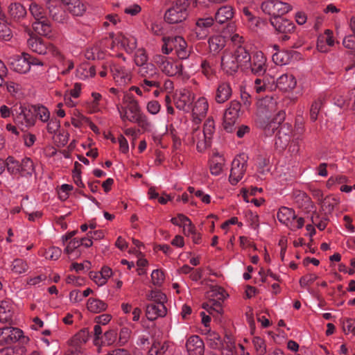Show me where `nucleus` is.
Masks as SVG:
<instances>
[{"instance_id": "f257e3e1", "label": "nucleus", "mask_w": 355, "mask_h": 355, "mask_svg": "<svg viewBox=\"0 0 355 355\" xmlns=\"http://www.w3.org/2000/svg\"><path fill=\"white\" fill-rule=\"evenodd\" d=\"M29 11L35 19L33 24V28L39 35L49 36L51 33L50 23L46 19V11L36 2H31L29 5Z\"/></svg>"}, {"instance_id": "f03ea898", "label": "nucleus", "mask_w": 355, "mask_h": 355, "mask_svg": "<svg viewBox=\"0 0 355 355\" xmlns=\"http://www.w3.org/2000/svg\"><path fill=\"white\" fill-rule=\"evenodd\" d=\"M28 341V337L17 327L6 326L0 328V347L10 346L17 342L25 344Z\"/></svg>"}, {"instance_id": "7ed1b4c3", "label": "nucleus", "mask_w": 355, "mask_h": 355, "mask_svg": "<svg viewBox=\"0 0 355 355\" xmlns=\"http://www.w3.org/2000/svg\"><path fill=\"white\" fill-rule=\"evenodd\" d=\"M140 76L144 78L141 87L148 90L149 87H159L161 74L156 67L152 63L143 64L138 70Z\"/></svg>"}, {"instance_id": "20e7f679", "label": "nucleus", "mask_w": 355, "mask_h": 355, "mask_svg": "<svg viewBox=\"0 0 355 355\" xmlns=\"http://www.w3.org/2000/svg\"><path fill=\"white\" fill-rule=\"evenodd\" d=\"M189 3L184 0H178L175 4L165 12L164 20L168 24L180 23L188 16Z\"/></svg>"}, {"instance_id": "39448f33", "label": "nucleus", "mask_w": 355, "mask_h": 355, "mask_svg": "<svg viewBox=\"0 0 355 355\" xmlns=\"http://www.w3.org/2000/svg\"><path fill=\"white\" fill-rule=\"evenodd\" d=\"M248 160V156L245 153H241L233 159L229 177L232 185H236L243 178L247 169Z\"/></svg>"}, {"instance_id": "423d86ee", "label": "nucleus", "mask_w": 355, "mask_h": 355, "mask_svg": "<svg viewBox=\"0 0 355 355\" xmlns=\"http://www.w3.org/2000/svg\"><path fill=\"white\" fill-rule=\"evenodd\" d=\"M261 9L264 14L270 16V18H275L287 13L291 7L279 0H265L261 4Z\"/></svg>"}, {"instance_id": "0eeeda50", "label": "nucleus", "mask_w": 355, "mask_h": 355, "mask_svg": "<svg viewBox=\"0 0 355 355\" xmlns=\"http://www.w3.org/2000/svg\"><path fill=\"white\" fill-rule=\"evenodd\" d=\"M28 48L33 51L40 54L44 55L51 53L54 56H60V53L58 49L53 45H47L43 40L37 36H32L27 41Z\"/></svg>"}, {"instance_id": "6e6552de", "label": "nucleus", "mask_w": 355, "mask_h": 355, "mask_svg": "<svg viewBox=\"0 0 355 355\" xmlns=\"http://www.w3.org/2000/svg\"><path fill=\"white\" fill-rule=\"evenodd\" d=\"M154 62L159 69L168 76H173L180 73L182 65L174 62L172 60L161 55L154 58Z\"/></svg>"}, {"instance_id": "1a4fd4ad", "label": "nucleus", "mask_w": 355, "mask_h": 355, "mask_svg": "<svg viewBox=\"0 0 355 355\" xmlns=\"http://www.w3.org/2000/svg\"><path fill=\"white\" fill-rule=\"evenodd\" d=\"M216 25L212 17L198 18L196 20L194 28L195 35H192V38L199 40L205 39L209 33V28H213L214 29Z\"/></svg>"}, {"instance_id": "9d476101", "label": "nucleus", "mask_w": 355, "mask_h": 355, "mask_svg": "<svg viewBox=\"0 0 355 355\" xmlns=\"http://www.w3.org/2000/svg\"><path fill=\"white\" fill-rule=\"evenodd\" d=\"M159 302H152L146 306V315L149 320L153 321L158 317H164L166 314V308L164 304L166 296L159 293Z\"/></svg>"}, {"instance_id": "9b49d317", "label": "nucleus", "mask_w": 355, "mask_h": 355, "mask_svg": "<svg viewBox=\"0 0 355 355\" xmlns=\"http://www.w3.org/2000/svg\"><path fill=\"white\" fill-rule=\"evenodd\" d=\"M15 114L14 121L17 125H21L25 128L33 126L35 123V117L32 106L27 109L20 106L19 109H15Z\"/></svg>"}, {"instance_id": "f8f14e48", "label": "nucleus", "mask_w": 355, "mask_h": 355, "mask_svg": "<svg viewBox=\"0 0 355 355\" xmlns=\"http://www.w3.org/2000/svg\"><path fill=\"white\" fill-rule=\"evenodd\" d=\"M249 69L251 73L257 76H262L267 70L266 58L261 51L254 53L249 65L245 68Z\"/></svg>"}, {"instance_id": "ddd939ff", "label": "nucleus", "mask_w": 355, "mask_h": 355, "mask_svg": "<svg viewBox=\"0 0 355 355\" xmlns=\"http://www.w3.org/2000/svg\"><path fill=\"white\" fill-rule=\"evenodd\" d=\"M240 109V103L236 101H232L230 102L229 107L225 110L223 124L227 132H230L232 131V125L239 116Z\"/></svg>"}, {"instance_id": "4468645a", "label": "nucleus", "mask_w": 355, "mask_h": 355, "mask_svg": "<svg viewBox=\"0 0 355 355\" xmlns=\"http://www.w3.org/2000/svg\"><path fill=\"white\" fill-rule=\"evenodd\" d=\"M270 23L277 33L282 34L291 33L295 28L293 21L282 16L270 18Z\"/></svg>"}, {"instance_id": "2eb2a0df", "label": "nucleus", "mask_w": 355, "mask_h": 355, "mask_svg": "<svg viewBox=\"0 0 355 355\" xmlns=\"http://www.w3.org/2000/svg\"><path fill=\"white\" fill-rule=\"evenodd\" d=\"M110 71L114 79L119 85H125L131 80L130 71L119 64L112 63L110 66Z\"/></svg>"}, {"instance_id": "dca6fc26", "label": "nucleus", "mask_w": 355, "mask_h": 355, "mask_svg": "<svg viewBox=\"0 0 355 355\" xmlns=\"http://www.w3.org/2000/svg\"><path fill=\"white\" fill-rule=\"evenodd\" d=\"M221 68L227 75H234L239 68L234 54L230 51H224L221 57Z\"/></svg>"}, {"instance_id": "f3484780", "label": "nucleus", "mask_w": 355, "mask_h": 355, "mask_svg": "<svg viewBox=\"0 0 355 355\" xmlns=\"http://www.w3.org/2000/svg\"><path fill=\"white\" fill-rule=\"evenodd\" d=\"M235 13L234 8L230 6H220L215 13L214 20L216 24H226L228 25L234 17Z\"/></svg>"}, {"instance_id": "a211bd4d", "label": "nucleus", "mask_w": 355, "mask_h": 355, "mask_svg": "<svg viewBox=\"0 0 355 355\" xmlns=\"http://www.w3.org/2000/svg\"><path fill=\"white\" fill-rule=\"evenodd\" d=\"M29 58V54L24 53L21 55H17L13 57L10 64L11 68L16 72L20 73H26L30 70V64H28V59Z\"/></svg>"}, {"instance_id": "6ab92c4d", "label": "nucleus", "mask_w": 355, "mask_h": 355, "mask_svg": "<svg viewBox=\"0 0 355 355\" xmlns=\"http://www.w3.org/2000/svg\"><path fill=\"white\" fill-rule=\"evenodd\" d=\"M189 355H202L204 353V343L198 336H190L186 343Z\"/></svg>"}, {"instance_id": "aec40b11", "label": "nucleus", "mask_w": 355, "mask_h": 355, "mask_svg": "<svg viewBox=\"0 0 355 355\" xmlns=\"http://www.w3.org/2000/svg\"><path fill=\"white\" fill-rule=\"evenodd\" d=\"M232 90L229 83H220L216 90L214 99L218 103H223L232 96Z\"/></svg>"}, {"instance_id": "412c9836", "label": "nucleus", "mask_w": 355, "mask_h": 355, "mask_svg": "<svg viewBox=\"0 0 355 355\" xmlns=\"http://www.w3.org/2000/svg\"><path fill=\"white\" fill-rule=\"evenodd\" d=\"M285 119V112L283 111H279L275 116L272 119H270L267 123L263 127L265 133L267 135H272L277 130L279 125L284 121Z\"/></svg>"}, {"instance_id": "4be33fe9", "label": "nucleus", "mask_w": 355, "mask_h": 355, "mask_svg": "<svg viewBox=\"0 0 355 355\" xmlns=\"http://www.w3.org/2000/svg\"><path fill=\"white\" fill-rule=\"evenodd\" d=\"M297 82L295 77L292 74H282L276 82V86L281 90L287 92L294 89Z\"/></svg>"}, {"instance_id": "5701e85b", "label": "nucleus", "mask_w": 355, "mask_h": 355, "mask_svg": "<svg viewBox=\"0 0 355 355\" xmlns=\"http://www.w3.org/2000/svg\"><path fill=\"white\" fill-rule=\"evenodd\" d=\"M69 12L76 16H81L85 11V5L80 0H61Z\"/></svg>"}, {"instance_id": "b1692460", "label": "nucleus", "mask_w": 355, "mask_h": 355, "mask_svg": "<svg viewBox=\"0 0 355 355\" xmlns=\"http://www.w3.org/2000/svg\"><path fill=\"white\" fill-rule=\"evenodd\" d=\"M233 54L238 64H239V67H244L245 69L248 67L252 58L248 51L241 46H238Z\"/></svg>"}, {"instance_id": "393cba45", "label": "nucleus", "mask_w": 355, "mask_h": 355, "mask_svg": "<svg viewBox=\"0 0 355 355\" xmlns=\"http://www.w3.org/2000/svg\"><path fill=\"white\" fill-rule=\"evenodd\" d=\"M13 315L12 305L9 301H2L0 304V322L12 321Z\"/></svg>"}, {"instance_id": "a878e982", "label": "nucleus", "mask_w": 355, "mask_h": 355, "mask_svg": "<svg viewBox=\"0 0 355 355\" xmlns=\"http://www.w3.org/2000/svg\"><path fill=\"white\" fill-rule=\"evenodd\" d=\"M210 51L214 54L218 53L224 49L226 44V39L222 35H214L211 37L208 41Z\"/></svg>"}, {"instance_id": "bb28decb", "label": "nucleus", "mask_w": 355, "mask_h": 355, "mask_svg": "<svg viewBox=\"0 0 355 355\" xmlns=\"http://www.w3.org/2000/svg\"><path fill=\"white\" fill-rule=\"evenodd\" d=\"M277 218L280 223L288 225L289 222L295 220L296 215L292 209L282 207L277 212Z\"/></svg>"}, {"instance_id": "cd10ccee", "label": "nucleus", "mask_w": 355, "mask_h": 355, "mask_svg": "<svg viewBox=\"0 0 355 355\" xmlns=\"http://www.w3.org/2000/svg\"><path fill=\"white\" fill-rule=\"evenodd\" d=\"M10 270L15 275H21L26 272L29 269L28 264L26 260L17 258L10 265Z\"/></svg>"}, {"instance_id": "c85d7f7f", "label": "nucleus", "mask_w": 355, "mask_h": 355, "mask_svg": "<svg viewBox=\"0 0 355 355\" xmlns=\"http://www.w3.org/2000/svg\"><path fill=\"white\" fill-rule=\"evenodd\" d=\"M209 105L205 98H200L192 109L193 114L198 117L204 116L208 110Z\"/></svg>"}, {"instance_id": "c756f323", "label": "nucleus", "mask_w": 355, "mask_h": 355, "mask_svg": "<svg viewBox=\"0 0 355 355\" xmlns=\"http://www.w3.org/2000/svg\"><path fill=\"white\" fill-rule=\"evenodd\" d=\"M8 11L10 17L14 19H19L26 15V10L19 3H13L9 6Z\"/></svg>"}, {"instance_id": "7c9ffc66", "label": "nucleus", "mask_w": 355, "mask_h": 355, "mask_svg": "<svg viewBox=\"0 0 355 355\" xmlns=\"http://www.w3.org/2000/svg\"><path fill=\"white\" fill-rule=\"evenodd\" d=\"M191 139L193 143L197 144V148H205L208 140H209L205 134L200 129L196 128L191 134Z\"/></svg>"}, {"instance_id": "2f4dec72", "label": "nucleus", "mask_w": 355, "mask_h": 355, "mask_svg": "<svg viewBox=\"0 0 355 355\" xmlns=\"http://www.w3.org/2000/svg\"><path fill=\"white\" fill-rule=\"evenodd\" d=\"M87 309L93 313L105 311L107 305L103 301L95 298H89L87 304Z\"/></svg>"}, {"instance_id": "473e14b6", "label": "nucleus", "mask_w": 355, "mask_h": 355, "mask_svg": "<svg viewBox=\"0 0 355 355\" xmlns=\"http://www.w3.org/2000/svg\"><path fill=\"white\" fill-rule=\"evenodd\" d=\"M117 40L119 42H121L127 53H132L137 47V40L134 37L121 35Z\"/></svg>"}, {"instance_id": "72a5a7b5", "label": "nucleus", "mask_w": 355, "mask_h": 355, "mask_svg": "<svg viewBox=\"0 0 355 355\" xmlns=\"http://www.w3.org/2000/svg\"><path fill=\"white\" fill-rule=\"evenodd\" d=\"M260 104L266 110V116L268 117V119L269 120L271 116H268L267 114H272V112H275L277 110L276 101L272 97L266 96L261 101Z\"/></svg>"}, {"instance_id": "f704fd0d", "label": "nucleus", "mask_w": 355, "mask_h": 355, "mask_svg": "<svg viewBox=\"0 0 355 355\" xmlns=\"http://www.w3.org/2000/svg\"><path fill=\"white\" fill-rule=\"evenodd\" d=\"M35 171L34 163L28 157L24 158L20 162V173L23 175H31Z\"/></svg>"}, {"instance_id": "c9c22d12", "label": "nucleus", "mask_w": 355, "mask_h": 355, "mask_svg": "<svg viewBox=\"0 0 355 355\" xmlns=\"http://www.w3.org/2000/svg\"><path fill=\"white\" fill-rule=\"evenodd\" d=\"M222 300H210L208 302L203 304L202 308L205 309L210 314L213 313V311L217 313L222 312L223 308L221 305Z\"/></svg>"}, {"instance_id": "e433bc0d", "label": "nucleus", "mask_w": 355, "mask_h": 355, "mask_svg": "<svg viewBox=\"0 0 355 355\" xmlns=\"http://www.w3.org/2000/svg\"><path fill=\"white\" fill-rule=\"evenodd\" d=\"M270 87L268 77H257L254 82V89L257 93L266 92Z\"/></svg>"}, {"instance_id": "4c0bfd02", "label": "nucleus", "mask_w": 355, "mask_h": 355, "mask_svg": "<svg viewBox=\"0 0 355 355\" xmlns=\"http://www.w3.org/2000/svg\"><path fill=\"white\" fill-rule=\"evenodd\" d=\"M6 167L8 171L12 174L17 175L20 173V163L13 157L9 156L5 161Z\"/></svg>"}, {"instance_id": "58836bf2", "label": "nucleus", "mask_w": 355, "mask_h": 355, "mask_svg": "<svg viewBox=\"0 0 355 355\" xmlns=\"http://www.w3.org/2000/svg\"><path fill=\"white\" fill-rule=\"evenodd\" d=\"M32 107L35 119L37 117L43 122H46L49 120L50 112L46 107L42 105H32Z\"/></svg>"}, {"instance_id": "ea45409f", "label": "nucleus", "mask_w": 355, "mask_h": 355, "mask_svg": "<svg viewBox=\"0 0 355 355\" xmlns=\"http://www.w3.org/2000/svg\"><path fill=\"white\" fill-rule=\"evenodd\" d=\"M49 10V14L52 19L58 23H64L65 21L66 15L63 10L58 8L51 6L47 7Z\"/></svg>"}, {"instance_id": "a19ab883", "label": "nucleus", "mask_w": 355, "mask_h": 355, "mask_svg": "<svg viewBox=\"0 0 355 355\" xmlns=\"http://www.w3.org/2000/svg\"><path fill=\"white\" fill-rule=\"evenodd\" d=\"M322 98L319 97L311 105L310 109V118L312 121H315L318 119V114L322 105Z\"/></svg>"}, {"instance_id": "79ce46f5", "label": "nucleus", "mask_w": 355, "mask_h": 355, "mask_svg": "<svg viewBox=\"0 0 355 355\" xmlns=\"http://www.w3.org/2000/svg\"><path fill=\"white\" fill-rule=\"evenodd\" d=\"M127 105L125 108L128 110L132 114H141L140 107L138 102L132 97H128L126 100Z\"/></svg>"}, {"instance_id": "37998d69", "label": "nucleus", "mask_w": 355, "mask_h": 355, "mask_svg": "<svg viewBox=\"0 0 355 355\" xmlns=\"http://www.w3.org/2000/svg\"><path fill=\"white\" fill-rule=\"evenodd\" d=\"M147 55L144 50L138 49L135 55V64L140 67H142L143 64H147Z\"/></svg>"}, {"instance_id": "c03bdc74", "label": "nucleus", "mask_w": 355, "mask_h": 355, "mask_svg": "<svg viewBox=\"0 0 355 355\" xmlns=\"http://www.w3.org/2000/svg\"><path fill=\"white\" fill-rule=\"evenodd\" d=\"M137 123L139 125V127H141L144 130L146 131L150 130L152 126V124L148 119L147 116L143 113H141L138 116L137 119Z\"/></svg>"}, {"instance_id": "a18cd8bd", "label": "nucleus", "mask_w": 355, "mask_h": 355, "mask_svg": "<svg viewBox=\"0 0 355 355\" xmlns=\"http://www.w3.org/2000/svg\"><path fill=\"white\" fill-rule=\"evenodd\" d=\"M252 343L259 355H263L266 352V348L264 340L260 337H254Z\"/></svg>"}, {"instance_id": "49530a36", "label": "nucleus", "mask_w": 355, "mask_h": 355, "mask_svg": "<svg viewBox=\"0 0 355 355\" xmlns=\"http://www.w3.org/2000/svg\"><path fill=\"white\" fill-rule=\"evenodd\" d=\"M117 334L114 330H110L104 334L102 343L107 345L113 344L116 340Z\"/></svg>"}, {"instance_id": "de8ad7c7", "label": "nucleus", "mask_w": 355, "mask_h": 355, "mask_svg": "<svg viewBox=\"0 0 355 355\" xmlns=\"http://www.w3.org/2000/svg\"><path fill=\"white\" fill-rule=\"evenodd\" d=\"M176 54L180 59H187L189 55V51L187 48V42L184 40V44H179L175 50Z\"/></svg>"}, {"instance_id": "09e8293b", "label": "nucleus", "mask_w": 355, "mask_h": 355, "mask_svg": "<svg viewBox=\"0 0 355 355\" xmlns=\"http://www.w3.org/2000/svg\"><path fill=\"white\" fill-rule=\"evenodd\" d=\"M209 139H211L214 132V121L213 119H208L204 123L203 131Z\"/></svg>"}, {"instance_id": "8fccbe9b", "label": "nucleus", "mask_w": 355, "mask_h": 355, "mask_svg": "<svg viewBox=\"0 0 355 355\" xmlns=\"http://www.w3.org/2000/svg\"><path fill=\"white\" fill-rule=\"evenodd\" d=\"M153 284L155 286H160L164 279V275L159 270H154L151 274Z\"/></svg>"}, {"instance_id": "3c124183", "label": "nucleus", "mask_w": 355, "mask_h": 355, "mask_svg": "<svg viewBox=\"0 0 355 355\" xmlns=\"http://www.w3.org/2000/svg\"><path fill=\"white\" fill-rule=\"evenodd\" d=\"M189 97L182 94L175 103V107L180 110H188L189 109Z\"/></svg>"}, {"instance_id": "603ef678", "label": "nucleus", "mask_w": 355, "mask_h": 355, "mask_svg": "<svg viewBox=\"0 0 355 355\" xmlns=\"http://www.w3.org/2000/svg\"><path fill=\"white\" fill-rule=\"evenodd\" d=\"M318 277L315 274H309L302 277L300 279V285L301 287L305 288L309 284L315 282Z\"/></svg>"}, {"instance_id": "864d4df0", "label": "nucleus", "mask_w": 355, "mask_h": 355, "mask_svg": "<svg viewBox=\"0 0 355 355\" xmlns=\"http://www.w3.org/2000/svg\"><path fill=\"white\" fill-rule=\"evenodd\" d=\"M327 218L326 217L320 218L318 215L312 217L313 223L320 230H323L327 225Z\"/></svg>"}, {"instance_id": "5fc2aeb1", "label": "nucleus", "mask_w": 355, "mask_h": 355, "mask_svg": "<svg viewBox=\"0 0 355 355\" xmlns=\"http://www.w3.org/2000/svg\"><path fill=\"white\" fill-rule=\"evenodd\" d=\"M250 28L254 31L261 27L265 24V21L259 17H253L248 21Z\"/></svg>"}, {"instance_id": "6e6d98bb", "label": "nucleus", "mask_w": 355, "mask_h": 355, "mask_svg": "<svg viewBox=\"0 0 355 355\" xmlns=\"http://www.w3.org/2000/svg\"><path fill=\"white\" fill-rule=\"evenodd\" d=\"M282 133V128H281V130H279V132H278V135L275 140V144L279 145L282 148H284L288 144V142L290 141V137H289V135H286V133H284V136L282 137V135H281Z\"/></svg>"}, {"instance_id": "4d7b16f0", "label": "nucleus", "mask_w": 355, "mask_h": 355, "mask_svg": "<svg viewBox=\"0 0 355 355\" xmlns=\"http://www.w3.org/2000/svg\"><path fill=\"white\" fill-rule=\"evenodd\" d=\"M81 83H76L74 84L73 87L70 90V96L69 97V99L65 98L66 103L71 105V103H72L70 97L72 96L73 98H78L80 96V93L81 91Z\"/></svg>"}, {"instance_id": "13d9d810", "label": "nucleus", "mask_w": 355, "mask_h": 355, "mask_svg": "<svg viewBox=\"0 0 355 355\" xmlns=\"http://www.w3.org/2000/svg\"><path fill=\"white\" fill-rule=\"evenodd\" d=\"M11 37V31L5 23H0V40H9Z\"/></svg>"}, {"instance_id": "bf43d9fd", "label": "nucleus", "mask_w": 355, "mask_h": 355, "mask_svg": "<svg viewBox=\"0 0 355 355\" xmlns=\"http://www.w3.org/2000/svg\"><path fill=\"white\" fill-rule=\"evenodd\" d=\"M318 37H323V42L327 44L328 46H333L334 45V40L333 32L329 30H325L324 34L320 35Z\"/></svg>"}, {"instance_id": "052dcab7", "label": "nucleus", "mask_w": 355, "mask_h": 355, "mask_svg": "<svg viewBox=\"0 0 355 355\" xmlns=\"http://www.w3.org/2000/svg\"><path fill=\"white\" fill-rule=\"evenodd\" d=\"M60 127V121L56 118H52L49 120L47 125V131L51 134H55Z\"/></svg>"}, {"instance_id": "680f3d73", "label": "nucleus", "mask_w": 355, "mask_h": 355, "mask_svg": "<svg viewBox=\"0 0 355 355\" xmlns=\"http://www.w3.org/2000/svg\"><path fill=\"white\" fill-rule=\"evenodd\" d=\"M201 68L203 74L208 78H210L214 73V69L209 62L207 60H202L201 62Z\"/></svg>"}, {"instance_id": "e2e57ef3", "label": "nucleus", "mask_w": 355, "mask_h": 355, "mask_svg": "<svg viewBox=\"0 0 355 355\" xmlns=\"http://www.w3.org/2000/svg\"><path fill=\"white\" fill-rule=\"evenodd\" d=\"M61 253V250L57 247H51L46 252L47 257L53 260L58 259Z\"/></svg>"}, {"instance_id": "0e129e2a", "label": "nucleus", "mask_w": 355, "mask_h": 355, "mask_svg": "<svg viewBox=\"0 0 355 355\" xmlns=\"http://www.w3.org/2000/svg\"><path fill=\"white\" fill-rule=\"evenodd\" d=\"M89 277L99 286H103L107 282L100 272H91Z\"/></svg>"}, {"instance_id": "69168bd1", "label": "nucleus", "mask_w": 355, "mask_h": 355, "mask_svg": "<svg viewBox=\"0 0 355 355\" xmlns=\"http://www.w3.org/2000/svg\"><path fill=\"white\" fill-rule=\"evenodd\" d=\"M345 47L349 49H355V34L347 35L343 41Z\"/></svg>"}, {"instance_id": "338daca9", "label": "nucleus", "mask_w": 355, "mask_h": 355, "mask_svg": "<svg viewBox=\"0 0 355 355\" xmlns=\"http://www.w3.org/2000/svg\"><path fill=\"white\" fill-rule=\"evenodd\" d=\"M223 170V163L212 160L210 164V171L212 175H218Z\"/></svg>"}, {"instance_id": "774afa93", "label": "nucleus", "mask_w": 355, "mask_h": 355, "mask_svg": "<svg viewBox=\"0 0 355 355\" xmlns=\"http://www.w3.org/2000/svg\"><path fill=\"white\" fill-rule=\"evenodd\" d=\"M355 324V320L352 318H347L343 322V330L345 334L352 332L354 326Z\"/></svg>"}]
</instances>
